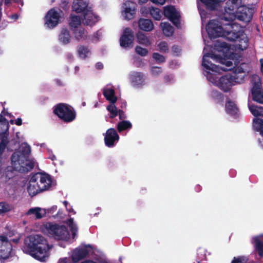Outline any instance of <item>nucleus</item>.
Returning <instances> with one entry per match:
<instances>
[{"label": "nucleus", "instance_id": "f257e3e1", "mask_svg": "<svg viewBox=\"0 0 263 263\" xmlns=\"http://www.w3.org/2000/svg\"><path fill=\"white\" fill-rule=\"evenodd\" d=\"M234 17L233 15L229 18L226 16H223V19L229 22L225 25V28L219 25L217 21L211 20L206 25V31L211 39L220 36L224 37L229 41L237 42L236 48L243 51L248 46V38L244 31L240 29L238 24L232 23Z\"/></svg>", "mask_w": 263, "mask_h": 263}, {"label": "nucleus", "instance_id": "f03ea898", "mask_svg": "<svg viewBox=\"0 0 263 263\" xmlns=\"http://www.w3.org/2000/svg\"><path fill=\"white\" fill-rule=\"evenodd\" d=\"M50 248L47 240L43 236L31 235L25 239L22 249L25 253L29 254L34 258L45 261Z\"/></svg>", "mask_w": 263, "mask_h": 263}, {"label": "nucleus", "instance_id": "7ed1b4c3", "mask_svg": "<svg viewBox=\"0 0 263 263\" xmlns=\"http://www.w3.org/2000/svg\"><path fill=\"white\" fill-rule=\"evenodd\" d=\"M31 147L27 145L20 151L13 153L11 157V164L14 170L21 173L30 171L34 166V162L29 159Z\"/></svg>", "mask_w": 263, "mask_h": 263}, {"label": "nucleus", "instance_id": "20e7f679", "mask_svg": "<svg viewBox=\"0 0 263 263\" xmlns=\"http://www.w3.org/2000/svg\"><path fill=\"white\" fill-rule=\"evenodd\" d=\"M44 233L57 240H67L69 238V233L67 227L64 225L47 222L42 228Z\"/></svg>", "mask_w": 263, "mask_h": 263}, {"label": "nucleus", "instance_id": "39448f33", "mask_svg": "<svg viewBox=\"0 0 263 263\" xmlns=\"http://www.w3.org/2000/svg\"><path fill=\"white\" fill-rule=\"evenodd\" d=\"M54 114L65 123L73 121L76 114L71 106L65 103H58L53 107Z\"/></svg>", "mask_w": 263, "mask_h": 263}, {"label": "nucleus", "instance_id": "423d86ee", "mask_svg": "<svg viewBox=\"0 0 263 263\" xmlns=\"http://www.w3.org/2000/svg\"><path fill=\"white\" fill-rule=\"evenodd\" d=\"M252 83L251 93L252 100L258 103L263 104V90H262L260 78L257 76H253Z\"/></svg>", "mask_w": 263, "mask_h": 263}, {"label": "nucleus", "instance_id": "0eeeda50", "mask_svg": "<svg viewBox=\"0 0 263 263\" xmlns=\"http://www.w3.org/2000/svg\"><path fill=\"white\" fill-rule=\"evenodd\" d=\"M236 79H237L236 76L226 74L218 79L216 83V86L224 92H228L230 91L232 86L238 83V80H236Z\"/></svg>", "mask_w": 263, "mask_h": 263}, {"label": "nucleus", "instance_id": "6e6552de", "mask_svg": "<svg viewBox=\"0 0 263 263\" xmlns=\"http://www.w3.org/2000/svg\"><path fill=\"white\" fill-rule=\"evenodd\" d=\"M12 250V245L7 236L0 235V259H8Z\"/></svg>", "mask_w": 263, "mask_h": 263}, {"label": "nucleus", "instance_id": "1a4fd4ad", "mask_svg": "<svg viewBox=\"0 0 263 263\" xmlns=\"http://www.w3.org/2000/svg\"><path fill=\"white\" fill-rule=\"evenodd\" d=\"M60 17V13L54 8L50 9L44 18L45 26L49 29L54 28L59 24Z\"/></svg>", "mask_w": 263, "mask_h": 263}, {"label": "nucleus", "instance_id": "9d476101", "mask_svg": "<svg viewBox=\"0 0 263 263\" xmlns=\"http://www.w3.org/2000/svg\"><path fill=\"white\" fill-rule=\"evenodd\" d=\"M32 180L39 181V187L42 192L48 190L51 187V178L46 174L36 173L32 175Z\"/></svg>", "mask_w": 263, "mask_h": 263}, {"label": "nucleus", "instance_id": "9b49d317", "mask_svg": "<svg viewBox=\"0 0 263 263\" xmlns=\"http://www.w3.org/2000/svg\"><path fill=\"white\" fill-rule=\"evenodd\" d=\"M134 40V34L129 28L124 29L120 39V46L124 48H132Z\"/></svg>", "mask_w": 263, "mask_h": 263}, {"label": "nucleus", "instance_id": "f8f14e48", "mask_svg": "<svg viewBox=\"0 0 263 263\" xmlns=\"http://www.w3.org/2000/svg\"><path fill=\"white\" fill-rule=\"evenodd\" d=\"M119 136L114 128L108 129L104 135V143L106 146L112 147L119 140Z\"/></svg>", "mask_w": 263, "mask_h": 263}, {"label": "nucleus", "instance_id": "ddd939ff", "mask_svg": "<svg viewBox=\"0 0 263 263\" xmlns=\"http://www.w3.org/2000/svg\"><path fill=\"white\" fill-rule=\"evenodd\" d=\"M163 14L174 24L179 21V15H178L176 9L173 6H167L164 7Z\"/></svg>", "mask_w": 263, "mask_h": 263}, {"label": "nucleus", "instance_id": "4468645a", "mask_svg": "<svg viewBox=\"0 0 263 263\" xmlns=\"http://www.w3.org/2000/svg\"><path fill=\"white\" fill-rule=\"evenodd\" d=\"M124 15L126 19L130 20L132 19L136 13L135 3L128 1L123 4Z\"/></svg>", "mask_w": 263, "mask_h": 263}, {"label": "nucleus", "instance_id": "2eb2a0df", "mask_svg": "<svg viewBox=\"0 0 263 263\" xmlns=\"http://www.w3.org/2000/svg\"><path fill=\"white\" fill-rule=\"evenodd\" d=\"M237 17L240 21L249 22L252 18L250 9L244 6H239L237 11Z\"/></svg>", "mask_w": 263, "mask_h": 263}, {"label": "nucleus", "instance_id": "dca6fc26", "mask_svg": "<svg viewBox=\"0 0 263 263\" xmlns=\"http://www.w3.org/2000/svg\"><path fill=\"white\" fill-rule=\"evenodd\" d=\"M130 80L134 85L142 86L144 84L145 76L141 72L133 71L130 75Z\"/></svg>", "mask_w": 263, "mask_h": 263}, {"label": "nucleus", "instance_id": "f3484780", "mask_svg": "<svg viewBox=\"0 0 263 263\" xmlns=\"http://www.w3.org/2000/svg\"><path fill=\"white\" fill-rule=\"evenodd\" d=\"M88 3L85 0H74L72 9L77 13H84L87 10Z\"/></svg>", "mask_w": 263, "mask_h": 263}, {"label": "nucleus", "instance_id": "a211bd4d", "mask_svg": "<svg viewBox=\"0 0 263 263\" xmlns=\"http://www.w3.org/2000/svg\"><path fill=\"white\" fill-rule=\"evenodd\" d=\"M138 23L139 29L144 31H151L154 27V24L150 19L140 18Z\"/></svg>", "mask_w": 263, "mask_h": 263}, {"label": "nucleus", "instance_id": "6ab92c4d", "mask_svg": "<svg viewBox=\"0 0 263 263\" xmlns=\"http://www.w3.org/2000/svg\"><path fill=\"white\" fill-rule=\"evenodd\" d=\"M41 189V187H39V181L33 180L32 176L29 180V185L27 187V191L29 195L33 197L37 194L42 192Z\"/></svg>", "mask_w": 263, "mask_h": 263}, {"label": "nucleus", "instance_id": "aec40b11", "mask_svg": "<svg viewBox=\"0 0 263 263\" xmlns=\"http://www.w3.org/2000/svg\"><path fill=\"white\" fill-rule=\"evenodd\" d=\"M71 36L69 31L66 28H62L58 39L63 45H67L71 41Z\"/></svg>", "mask_w": 263, "mask_h": 263}, {"label": "nucleus", "instance_id": "412c9836", "mask_svg": "<svg viewBox=\"0 0 263 263\" xmlns=\"http://www.w3.org/2000/svg\"><path fill=\"white\" fill-rule=\"evenodd\" d=\"M88 254V250L85 248L76 250L72 255V259L74 262H77L80 260L85 258Z\"/></svg>", "mask_w": 263, "mask_h": 263}, {"label": "nucleus", "instance_id": "4be33fe9", "mask_svg": "<svg viewBox=\"0 0 263 263\" xmlns=\"http://www.w3.org/2000/svg\"><path fill=\"white\" fill-rule=\"evenodd\" d=\"M245 65L244 63H242L239 66L235 68L233 71V75H232V76H236L237 78L236 80H238V83H241L244 81L246 71L244 70L243 66Z\"/></svg>", "mask_w": 263, "mask_h": 263}, {"label": "nucleus", "instance_id": "5701e85b", "mask_svg": "<svg viewBox=\"0 0 263 263\" xmlns=\"http://www.w3.org/2000/svg\"><path fill=\"white\" fill-rule=\"evenodd\" d=\"M83 14L84 24L87 25L92 26L98 21V16L89 10H87Z\"/></svg>", "mask_w": 263, "mask_h": 263}, {"label": "nucleus", "instance_id": "b1692460", "mask_svg": "<svg viewBox=\"0 0 263 263\" xmlns=\"http://www.w3.org/2000/svg\"><path fill=\"white\" fill-rule=\"evenodd\" d=\"M74 38L78 41H84L87 39L88 32L82 27L77 28L73 30Z\"/></svg>", "mask_w": 263, "mask_h": 263}, {"label": "nucleus", "instance_id": "393cba45", "mask_svg": "<svg viewBox=\"0 0 263 263\" xmlns=\"http://www.w3.org/2000/svg\"><path fill=\"white\" fill-rule=\"evenodd\" d=\"M214 54L207 53L205 54L202 58V65L206 69L211 70L212 71H215L217 67V66L214 64H212L210 61L206 59V57L212 58L214 57Z\"/></svg>", "mask_w": 263, "mask_h": 263}, {"label": "nucleus", "instance_id": "a878e982", "mask_svg": "<svg viewBox=\"0 0 263 263\" xmlns=\"http://www.w3.org/2000/svg\"><path fill=\"white\" fill-rule=\"evenodd\" d=\"M204 4L206 9L213 11L216 9L220 3L225 0H200Z\"/></svg>", "mask_w": 263, "mask_h": 263}, {"label": "nucleus", "instance_id": "bb28decb", "mask_svg": "<svg viewBox=\"0 0 263 263\" xmlns=\"http://www.w3.org/2000/svg\"><path fill=\"white\" fill-rule=\"evenodd\" d=\"M226 110L228 114L235 116L238 112L239 109L234 102L228 100L226 103Z\"/></svg>", "mask_w": 263, "mask_h": 263}, {"label": "nucleus", "instance_id": "cd10ccee", "mask_svg": "<svg viewBox=\"0 0 263 263\" xmlns=\"http://www.w3.org/2000/svg\"><path fill=\"white\" fill-rule=\"evenodd\" d=\"M103 95L110 103H115L117 101L115 90L112 88L104 89L103 91Z\"/></svg>", "mask_w": 263, "mask_h": 263}, {"label": "nucleus", "instance_id": "c85d7f7f", "mask_svg": "<svg viewBox=\"0 0 263 263\" xmlns=\"http://www.w3.org/2000/svg\"><path fill=\"white\" fill-rule=\"evenodd\" d=\"M137 42L139 44H142L145 46H148L151 45V42L149 38L146 36L143 33L139 31L136 34Z\"/></svg>", "mask_w": 263, "mask_h": 263}, {"label": "nucleus", "instance_id": "c756f323", "mask_svg": "<svg viewBox=\"0 0 263 263\" xmlns=\"http://www.w3.org/2000/svg\"><path fill=\"white\" fill-rule=\"evenodd\" d=\"M81 24V20L80 16L75 15H71L69 17V26L71 29L77 28L79 25H80Z\"/></svg>", "mask_w": 263, "mask_h": 263}, {"label": "nucleus", "instance_id": "7c9ffc66", "mask_svg": "<svg viewBox=\"0 0 263 263\" xmlns=\"http://www.w3.org/2000/svg\"><path fill=\"white\" fill-rule=\"evenodd\" d=\"M161 26L162 28L163 34L166 36H171L174 32L173 27L168 23H161Z\"/></svg>", "mask_w": 263, "mask_h": 263}, {"label": "nucleus", "instance_id": "2f4dec72", "mask_svg": "<svg viewBox=\"0 0 263 263\" xmlns=\"http://www.w3.org/2000/svg\"><path fill=\"white\" fill-rule=\"evenodd\" d=\"M249 108L254 116H263V107L255 105H249Z\"/></svg>", "mask_w": 263, "mask_h": 263}, {"label": "nucleus", "instance_id": "473e14b6", "mask_svg": "<svg viewBox=\"0 0 263 263\" xmlns=\"http://www.w3.org/2000/svg\"><path fill=\"white\" fill-rule=\"evenodd\" d=\"M117 130L119 133L132 128V124L127 120L119 122L117 124Z\"/></svg>", "mask_w": 263, "mask_h": 263}, {"label": "nucleus", "instance_id": "72a5a7b5", "mask_svg": "<svg viewBox=\"0 0 263 263\" xmlns=\"http://www.w3.org/2000/svg\"><path fill=\"white\" fill-rule=\"evenodd\" d=\"M253 125L254 129L257 132H259L260 135L263 136V119L257 118H254Z\"/></svg>", "mask_w": 263, "mask_h": 263}, {"label": "nucleus", "instance_id": "f704fd0d", "mask_svg": "<svg viewBox=\"0 0 263 263\" xmlns=\"http://www.w3.org/2000/svg\"><path fill=\"white\" fill-rule=\"evenodd\" d=\"M255 250L257 252L258 255L260 257L263 256V242H262L258 238H254Z\"/></svg>", "mask_w": 263, "mask_h": 263}, {"label": "nucleus", "instance_id": "c9c22d12", "mask_svg": "<svg viewBox=\"0 0 263 263\" xmlns=\"http://www.w3.org/2000/svg\"><path fill=\"white\" fill-rule=\"evenodd\" d=\"M150 14L155 20H160L162 17V11L159 8L152 7L149 10Z\"/></svg>", "mask_w": 263, "mask_h": 263}, {"label": "nucleus", "instance_id": "e433bc0d", "mask_svg": "<svg viewBox=\"0 0 263 263\" xmlns=\"http://www.w3.org/2000/svg\"><path fill=\"white\" fill-rule=\"evenodd\" d=\"M211 98L216 102H221L223 99V95L222 93L217 90H214L212 91L211 95Z\"/></svg>", "mask_w": 263, "mask_h": 263}, {"label": "nucleus", "instance_id": "4c0bfd02", "mask_svg": "<svg viewBox=\"0 0 263 263\" xmlns=\"http://www.w3.org/2000/svg\"><path fill=\"white\" fill-rule=\"evenodd\" d=\"M107 110L110 112V115L109 118L114 119L117 116L118 111L117 107L115 106V103H110L107 106Z\"/></svg>", "mask_w": 263, "mask_h": 263}, {"label": "nucleus", "instance_id": "58836bf2", "mask_svg": "<svg viewBox=\"0 0 263 263\" xmlns=\"http://www.w3.org/2000/svg\"><path fill=\"white\" fill-rule=\"evenodd\" d=\"M41 210V209L40 208H31L27 211L26 215L34 214L36 219H41L43 217V215L40 212Z\"/></svg>", "mask_w": 263, "mask_h": 263}, {"label": "nucleus", "instance_id": "ea45409f", "mask_svg": "<svg viewBox=\"0 0 263 263\" xmlns=\"http://www.w3.org/2000/svg\"><path fill=\"white\" fill-rule=\"evenodd\" d=\"M8 143V135L6 132H3L1 135L0 147L5 149Z\"/></svg>", "mask_w": 263, "mask_h": 263}, {"label": "nucleus", "instance_id": "a19ab883", "mask_svg": "<svg viewBox=\"0 0 263 263\" xmlns=\"http://www.w3.org/2000/svg\"><path fill=\"white\" fill-rule=\"evenodd\" d=\"M78 51L80 57L85 59L87 57V54L88 53L89 50L86 47L81 45L78 47Z\"/></svg>", "mask_w": 263, "mask_h": 263}, {"label": "nucleus", "instance_id": "79ce46f5", "mask_svg": "<svg viewBox=\"0 0 263 263\" xmlns=\"http://www.w3.org/2000/svg\"><path fill=\"white\" fill-rule=\"evenodd\" d=\"M159 51L163 53L167 52L169 50V47L167 43L165 41L161 42L158 45Z\"/></svg>", "mask_w": 263, "mask_h": 263}, {"label": "nucleus", "instance_id": "37998d69", "mask_svg": "<svg viewBox=\"0 0 263 263\" xmlns=\"http://www.w3.org/2000/svg\"><path fill=\"white\" fill-rule=\"evenodd\" d=\"M135 51L138 54L142 57H144L148 53V50L147 49L142 48L139 46L136 47Z\"/></svg>", "mask_w": 263, "mask_h": 263}, {"label": "nucleus", "instance_id": "c03bdc74", "mask_svg": "<svg viewBox=\"0 0 263 263\" xmlns=\"http://www.w3.org/2000/svg\"><path fill=\"white\" fill-rule=\"evenodd\" d=\"M11 208L9 204L6 202H0V214L10 211Z\"/></svg>", "mask_w": 263, "mask_h": 263}, {"label": "nucleus", "instance_id": "a18cd8bd", "mask_svg": "<svg viewBox=\"0 0 263 263\" xmlns=\"http://www.w3.org/2000/svg\"><path fill=\"white\" fill-rule=\"evenodd\" d=\"M153 58L158 63H162L165 62V57L157 52H155L153 54Z\"/></svg>", "mask_w": 263, "mask_h": 263}, {"label": "nucleus", "instance_id": "49530a36", "mask_svg": "<svg viewBox=\"0 0 263 263\" xmlns=\"http://www.w3.org/2000/svg\"><path fill=\"white\" fill-rule=\"evenodd\" d=\"M151 73L153 76H157L162 72V70L160 67L153 66L151 68Z\"/></svg>", "mask_w": 263, "mask_h": 263}, {"label": "nucleus", "instance_id": "de8ad7c7", "mask_svg": "<svg viewBox=\"0 0 263 263\" xmlns=\"http://www.w3.org/2000/svg\"><path fill=\"white\" fill-rule=\"evenodd\" d=\"M207 79L212 83L214 84L216 86V83L218 81V78L216 77V74L212 73L210 72H207V75H206Z\"/></svg>", "mask_w": 263, "mask_h": 263}, {"label": "nucleus", "instance_id": "09e8293b", "mask_svg": "<svg viewBox=\"0 0 263 263\" xmlns=\"http://www.w3.org/2000/svg\"><path fill=\"white\" fill-rule=\"evenodd\" d=\"M246 260L243 256H239L237 257H234L231 263H245Z\"/></svg>", "mask_w": 263, "mask_h": 263}, {"label": "nucleus", "instance_id": "8fccbe9b", "mask_svg": "<svg viewBox=\"0 0 263 263\" xmlns=\"http://www.w3.org/2000/svg\"><path fill=\"white\" fill-rule=\"evenodd\" d=\"M229 1L232 4V10H234L235 8L238 9L239 7L241 0H229Z\"/></svg>", "mask_w": 263, "mask_h": 263}, {"label": "nucleus", "instance_id": "3c124183", "mask_svg": "<svg viewBox=\"0 0 263 263\" xmlns=\"http://www.w3.org/2000/svg\"><path fill=\"white\" fill-rule=\"evenodd\" d=\"M119 118L120 120L123 121L126 118V115L124 111L122 110L119 109L118 111Z\"/></svg>", "mask_w": 263, "mask_h": 263}, {"label": "nucleus", "instance_id": "603ef678", "mask_svg": "<svg viewBox=\"0 0 263 263\" xmlns=\"http://www.w3.org/2000/svg\"><path fill=\"white\" fill-rule=\"evenodd\" d=\"M70 231H71L72 235V237H73V238H74L75 235L77 234V231H78V228L76 225H74V226H71V227H70Z\"/></svg>", "mask_w": 263, "mask_h": 263}, {"label": "nucleus", "instance_id": "864d4df0", "mask_svg": "<svg viewBox=\"0 0 263 263\" xmlns=\"http://www.w3.org/2000/svg\"><path fill=\"white\" fill-rule=\"evenodd\" d=\"M48 153L49 154L48 158L51 159L52 161L57 160L56 156L53 154L52 151L51 150L48 149Z\"/></svg>", "mask_w": 263, "mask_h": 263}, {"label": "nucleus", "instance_id": "5fc2aeb1", "mask_svg": "<svg viewBox=\"0 0 263 263\" xmlns=\"http://www.w3.org/2000/svg\"><path fill=\"white\" fill-rule=\"evenodd\" d=\"M219 46L223 49L229 50L230 49V45L225 42L220 43Z\"/></svg>", "mask_w": 263, "mask_h": 263}, {"label": "nucleus", "instance_id": "6e6d98bb", "mask_svg": "<svg viewBox=\"0 0 263 263\" xmlns=\"http://www.w3.org/2000/svg\"><path fill=\"white\" fill-rule=\"evenodd\" d=\"M153 3L156 4H160V5H163L165 2V0H151Z\"/></svg>", "mask_w": 263, "mask_h": 263}, {"label": "nucleus", "instance_id": "4d7b16f0", "mask_svg": "<svg viewBox=\"0 0 263 263\" xmlns=\"http://www.w3.org/2000/svg\"><path fill=\"white\" fill-rule=\"evenodd\" d=\"M172 51L175 53L180 52V49L178 46L174 45L172 47Z\"/></svg>", "mask_w": 263, "mask_h": 263}, {"label": "nucleus", "instance_id": "13d9d810", "mask_svg": "<svg viewBox=\"0 0 263 263\" xmlns=\"http://www.w3.org/2000/svg\"><path fill=\"white\" fill-rule=\"evenodd\" d=\"M96 67L97 69L101 70L103 68V65L101 62H98L96 64Z\"/></svg>", "mask_w": 263, "mask_h": 263}, {"label": "nucleus", "instance_id": "bf43d9fd", "mask_svg": "<svg viewBox=\"0 0 263 263\" xmlns=\"http://www.w3.org/2000/svg\"><path fill=\"white\" fill-rule=\"evenodd\" d=\"M15 124L17 126H20L22 124V120L20 118H18L15 120Z\"/></svg>", "mask_w": 263, "mask_h": 263}, {"label": "nucleus", "instance_id": "052dcab7", "mask_svg": "<svg viewBox=\"0 0 263 263\" xmlns=\"http://www.w3.org/2000/svg\"><path fill=\"white\" fill-rule=\"evenodd\" d=\"M67 223L69 225V227H71V226H74L75 225L74 223H73V220L72 218H70L68 220V222H67Z\"/></svg>", "mask_w": 263, "mask_h": 263}, {"label": "nucleus", "instance_id": "680f3d73", "mask_svg": "<svg viewBox=\"0 0 263 263\" xmlns=\"http://www.w3.org/2000/svg\"><path fill=\"white\" fill-rule=\"evenodd\" d=\"M260 65H261L260 70H261V73L263 74V59H261L260 60Z\"/></svg>", "mask_w": 263, "mask_h": 263}, {"label": "nucleus", "instance_id": "e2e57ef3", "mask_svg": "<svg viewBox=\"0 0 263 263\" xmlns=\"http://www.w3.org/2000/svg\"><path fill=\"white\" fill-rule=\"evenodd\" d=\"M232 65H233V63L232 61H228L226 63V65L228 67H230V66H232Z\"/></svg>", "mask_w": 263, "mask_h": 263}, {"label": "nucleus", "instance_id": "0e129e2a", "mask_svg": "<svg viewBox=\"0 0 263 263\" xmlns=\"http://www.w3.org/2000/svg\"><path fill=\"white\" fill-rule=\"evenodd\" d=\"M6 119L5 118L3 117V116L1 115L0 117V122L6 121Z\"/></svg>", "mask_w": 263, "mask_h": 263}, {"label": "nucleus", "instance_id": "69168bd1", "mask_svg": "<svg viewBox=\"0 0 263 263\" xmlns=\"http://www.w3.org/2000/svg\"><path fill=\"white\" fill-rule=\"evenodd\" d=\"M148 0H139V3L140 4H144L146 3Z\"/></svg>", "mask_w": 263, "mask_h": 263}, {"label": "nucleus", "instance_id": "338daca9", "mask_svg": "<svg viewBox=\"0 0 263 263\" xmlns=\"http://www.w3.org/2000/svg\"><path fill=\"white\" fill-rule=\"evenodd\" d=\"M11 0H5L4 3L5 4L7 5L11 3Z\"/></svg>", "mask_w": 263, "mask_h": 263}, {"label": "nucleus", "instance_id": "774afa93", "mask_svg": "<svg viewBox=\"0 0 263 263\" xmlns=\"http://www.w3.org/2000/svg\"><path fill=\"white\" fill-rule=\"evenodd\" d=\"M164 78L166 81H168V80L170 79V76L168 75H166L164 76Z\"/></svg>", "mask_w": 263, "mask_h": 263}]
</instances>
